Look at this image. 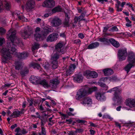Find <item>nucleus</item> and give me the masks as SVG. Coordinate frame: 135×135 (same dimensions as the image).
<instances>
[{
    "label": "nucleus",
    "mask_w": 135,
    "mask_h": 135,
    "mask_svg": "<svg viewBox=\"0 0 135 135\" xmlns=\"http://www.w3.org/2000/svg\"><path fill=\"white\" fill-rule=\"evenodd\" d=\"M50 87L52 86L53 88H55L57 85L60 82L58 79L54 78L50 80Z\"/></svg>",
    "instance_id": "obj_15"
},
{
    "label": "nucleus",
    "mask_w": 135,
    "mask_h": 135,
    "mask_svg": "<svg viewBox=\"0 0 135 135\" xmlns=\"http://www.w3.org/2000/svg\"><path fill=\"white\" fill-rule=\"evenodd\" d=\"M99 45V43L98 42H92L88 46L87 49H94L97 48Z\"/></svg>",
    "instance_id": "obj_16"
},
{
    "label": "nucleus",
    "mask_w": 135,
    "mask_h": 135,
    "mask_svg": "<svg viewBox=\"0 0 135 135\" xmlns=\"http://www.w3.org/2000/svg\"><path fill=\"white\" fill-rule=\"evenodd\" d=\"M37 83L38 84L42 85L45 88H47L50 87V85H49L47 80L45 79L38 81Z\"/></svg>",
    "instance_id": "obj_17"
},
{
    "label": "nucleus",
    "mask_w": 135,
    "mask_h": 135,
    "mask_svg": "<svg viewBox=\"0 0 135 135\" xmlns=\"http://www.w3.org/2000/svg\"><path fill=\"white\" fill-rule=\"evenodd\" d=\"M77 9L78 11V12L79 13H82V12H83L84 11H83L84 9V8L82 7L81 8H80L79 7H78Z\"/></svg>",
    "instance_id": "obj_53"
},
{
    "label": "nucleus",
    "mask_w": 135,
    "mask_h": 135,
    "mask_svg": "<svg viewBox=\"0 0 135 135\" xmlns=\"http://www.w3.org/2000/svg\"><path fill=\"white\" fill-rule=\"evenodd\" d=\"M99 2L103 4L104 3V2H108V0H97Z\"/></svg>",
    "instance_id": "obj_59"
},
{
    "label": "nucleus",
    "mask_w": 135,
    "mask_h": 135,
    "mask_svg": "<svg viewBox=\"0 0 135 135\" xmlns=\"http://www.w3.org/2000/svg\"><path fill=\"white\" fill-rule=\"evenodd\" d=\"M109 27H108V26H106L105 27H104V30L103 31V32H104L105 33L106 32L109 28Z\"/></svg>",
    "instance_id": "obj_56"
},
{
    "label": "nucleus",
    "mask_w": 135,
    "mask_h": 135,
    "mask_svg": "<svg viewBox=\"0 0 135 135\" xmlns=\"http://www.w3.org/2000/svg\"><path fill=\"white\" fill-rule=\"evenodd\" d=\"M58 61H52V67L53 69H56L58 67Z\"/></svg>",
    "instance_id": "obj_33"
},
{
    "label": "nucleus",
    "mask_w": 135,
    "mask_h": 135,
    "mask_svg": "<svg viewBox=\"0 0 135 135\" xmlns=\"http://www.w3.org/2000/svg\"><path fill=\"white\" fill-rule=\"evenodd\" d=\"M86 13V11H84L83 12L81 13V15L80 16L78 17V19L79 20V21H82L83 18L84 17Z\"/></svg>",
    "instance_id": "obj_32"
},
{
    "label": "nucleus",
    "mask_w": 135,
    "mask_h": 135,
    "mask_svg": "<svg viewBox=\"0 0 135 135\" xmlns=\"http://www.w3.org/2000/svg\"><path fill=\"white\" fill-rule=\"evenodd\" d=\"M89 123L90 124V126L91 127H97V125L95 124H94L92 123L91 122H90Z\"/></svg>",
    "instance_id": "obj_58"
},
{
    "label": "nucleus",
    "mask_w": 135,
    "mask_h": 135,
    "mask_svg": "<svg viewBox=\"0 0 135 135\" xmlns=\"http://www.w3.org/2000/svg\"><path fill=\"white\" fill-rule=\"evenodd\" d=\"M12 36L10 37L12 42L8 45L7 47L3 48L0 51V53L2 56V60L3 62L7 63L8 61L11 60L12 57V55H16L19 59H25L28 56L27 53L23 52L20 53L18 52L17 50L15 48L13 44Z\"/></svg>",
    "instance_id": "obj_1"
},
{
    "label": "nucleus",
    "mask_w": 135,
    "mask_h": 135,
    "mask_svg": "<svg viewBox=\"0 0 135 135\" xmlns=\"http://www.w3.org/2000/svg\"><path fill=\"white\" fill-rule=\"evenodd\" d=\"M99 85L101 87L103 88H107V85L104 83H99Z\"/></svg>",
    "instance_id": "obj_50"
},
{
    "label": "nucleus",
    "mask_w": 135,
    "mask_h": 135,
    "mask_svg": "<svg viewBox=\"0 0 135 135\" xmlns=\"http://www.w3.org/2000/svg\"><path fill=\"white\" fill-rule=\"evenodd\" d=\"M78 36L79 38H80L81 39L83 38L84 37H85L84 35L83 34V33H79L78 34Z\"/></svg>",
    "instance_id": "obj_51"
},
{
    "label": "nucleus",
    "mask_w": 135,
    "mask_h": 135,
    "mask_svg": "<svg viewBox=\"0 0 135 135\" xmlns=\"http://www.w3.org/2000/svg\"><path fill=\"white\" fill-rule=\"evenodd\" d=\"M41 21V19L39 18H37L36 19V21L37 23H39Z\"/></svg>",
    "instance_id": "obj_62"
},
{
    "label": "nucleus",
    "mask_w": 135,
    "mask_h": 135,
    "mask_svg": "<svg viewBox=\"0 0 135 135\" xmlns=\"http://www.w3.org/2000/svg\"><path fill=\"white\" fill-rule=\"evenodd\" d=\"M84 131V130L83 129L79 128L76 129L75 131L76 133H79V134H82L83 133Z\"/></svg>",
    "instance_id": "obj_39"
},
{
    "label": "nucleus",
    "mask_w": 135,
    "mask_h": 135,
    "mask_svg": "<svg viewBox=\"0 0 135 135\" xmlns=\"http://www.w3.org/2000/svg\"><path fill=\"white\" fill-rule=\"evenodd\" d=\"M127 61L129 64L126 66L125 69L128 73L132 67L135 66V55L133 53L130 52L128 54Z\"/></svg>",
    "instance_id": "obj_5"
},
{
    "label": "nucleus",
    "mask_w": 135,
    "mask_h": 135,
    "mask_svg": "<svg viewBox=\"0 0 135 135\" xmlns=\"http://www.w3.org/2000/svg\"><path fill=\"white\" fill-rule=\"evenodd\" d=\"M15 68L16 70H19L20 69L22 64L21 62L18 61H16L15 62Z\"/></svg>",
    "instance_id": "obj_29"
},
{
    "label": "nucleus",
    "mask_w": 135,
    "mask_h": 135,
    "mask_svg": "<svg viewBox=\"0 0 135 135\" xmlns=\"http://www.w3.org/2000/svg\"><path fill=\"white\" fill-rule=\"evenodd\" d=\"M30 67H32L34 69H39L41 68L40 64L35 62L31 63L30 64Z\"/></svg>",
    "instance_id": "obj_26"
},
{
    "label": "nucleus",
    "mask_w": 135,
    "mask_h": 135,
    "mask_svg": "<svg viewBox=\"0 0 135 135\" xmlns=\"http://www.w3.org/2000/svg\"><path fill=\"white\" fill-rule=\"evenodd\" d=\"M3 9V3L1 2H0V13L2 12Z\"/></svg>",
    "instance_id": "obj_46"
},
{
    "label": "nucleus",
    "mask_w": 135,
    "mask_h": 135,
    "mask_svg": "<svg viewBox=\"0 0 135 135\" xmlns=\"http://www.w3.org/2000/svg\"><path fill=\"white\" fill-rule=\"evenodd\" d=\"M11 83L5 84L4 85H3L2 86L3 88H4L6 87H8L11 86Z\"/></svg>",
    "instance_id": "obj_57"
},
{
    "label": "nucleus",
    "mask_w": 135,
    "mask_h": 135,
    "mask_svg": "<svg viewBox=\"0 0 135 135\" xmlns=\"http://www.w3.org/2000/svg\"><path fill=\"white\" fill-rule=\"evenodd\" d=\"M73 20L74 22L73 24V26L74 27L76 26V24L78 22V21L79 22L80 21H79V20L78 19V17L77 16L75 17L74 18Z\"/></svg>",
    "instance_id": "obj_34"
},
{
    "label": "nucleus",
    "mask_w": 135,
    "mask_h": 135,
    "mask_svg": "<svg viewBox=\"0 0 135 135\" xmlns=\"http://www.w3.org/2000/svg\"><path fill=\"white\" fill-rule=\"evenodd\" d=\"M31 34V33L30 31L28 30H26L23 32H22L21 33V35L24 39H26Z\"/></svg>",
    "instance_id": "obj_22"
},
{
    "label": "nucleus",
    "mask_w": 135,
    "mask_h": 135,
    "mask_svg": "<svg viewBox=\"0 0 135 135\" xmlns=\"http://www.w3.org/2000/svg\"><path fill=\"white\" fill-rule=\"evenodd\" d=\"M109 42L112 45L116 48L120 46V44L118 42L116 41L114 39L111 38L109 39Z\"/></svg>",
    "instance_id": "obj_21"
},
{
    "label": "nucleus",
    "mask_w": 135,
    "mask_h": 135,
    "mask_svg": "<svg viewBox=\"0 0 135 135\" xmlns=\"http://www.w3.org/2000/svg\"><path fill=\"white\" fill-rule=\"evenodd\" d=\"M76 66L74 64L71 65L69 67V69L71 71H72L75 68Z\"/></svg>",
    "instance_id": "obj_45"
},
{
    "label": "nucleus",
    "mask_w": 135,
    "mask_h": 135,
    "mask_svg": "<svg viewBox=\"0 0 135 135\" xmlns=\"http://www.w3.org/2000/svg\"><path fill=\"white\" fill-rule=\"evenodd\" d=\"M4 4L5 8L8 10H9L10 5L9 3H8L7 1H4Z\"/></svg>",
    "instance_id": "obj_36"
},
{
    "label": "nucleus",
    "mask_w": 135,
    "mask_h": 135,
    "mask_svg": "<svg viewBox=\"0 0 135 135\" xmlns=\"http://www.w3.org/2000/svg\"><path fill=\"white\" fill-rule=\"evenodd\" d=\"M5 30L2 27L0 28V34H4L5 32Z\"/></svg>",
    "instance_id": "obj_52"
},
{
    "label": "nucleus",
    "mask_w": 135,
    "mask_h": 135,
    "mask_svg": "<svg viewBox=\"0 0 135 135\" xmlns=\"http://www.w3.org/2000/svg\"><path fill=\"white\" fill-rule=\"evenodd\" d=\"M43 67L46 70H48L50 68V65L48 62H46L43 65Z\"/></svg>",
    "instance_id": "obj_40"
},
{
    "label": "nucleus",
    "mask_w": 135,
    "mask_h": 135,
    "mask_svg": "<svg viewBox=\"0 0 135 135\" xmlns=\"http://www.w3.org/2000/svg\"><path fill=\"white\" fill-rule=\"evenodd\" d=\"M63 25H64V27H69V21L65 20L63 22Z\"/></svg>",
    "instance_id": "obj_42"
},
{
    "label": "nucleus",
    "mask_w": 135,
    "mask_h": 135,
    "mask_svg": "<svg viewBox=\"0 0 135 135\" xmlns=\"http://www.w3.org/2000/svg\"><path fill=\"white\" fill-rule=\"evenodd\" d=\"M29 72V70L27 67H25L20 72V74L22 77H24Z\"/></svg>",
    "instance_id": "obj_23"
},
{
    "label": "nucleus",
    "mask_w": 135,
    "mask_h": 135,
    "mask_svg": "<svg viewBox=\"0 0 135 135\" xmlns=\"http://www.w3.org/2000/svg\"><path fill=\"white\" fill-rule=\"evenodd\" d=\"M40 46L39 44L35 43L32 46V51H34L36 49H37L39 48Z\"/></svg>",
    "instance_id": "obj_35"
},
{
    "label": "nucleus",
    "mask_w": 135,
    "mask_h": 135,
    "mask_svg": "<svg viewBox=\"0 0 135 135\" xmlns=\"http://www.w3.org/2000/svg\"><path fill=\"white\" fill-rule=\"evenodd\" d=\"M76 122L77 123H80L81 124H84L87 122L85 120H80L79 119L76 120Z\"/></svg>",
    "instance_id": "obj_38"
},
{
    "label": "nucleus",
    "mask_w": 135,
    "mask_h": 135,
    "mask_svg": "<svg viewBox=\"0 0 135 135\" xmlns=\"http://www.w3.org/2000/svg\"><path fill=\"white\" fill-rule=\"evenodd\" d=\"M36 79V78L34 76H32L30 78V80L31 81L32 83H34V80H35Z\"/></svg>",
    "instance_id": "obj_48"
},
{
    "label": "nucleus",
    "mask_w": 135,
    "mask_h": 135,
    "mask_svg": "<svg viewBox=\"0 0 135 135\" xmlns=\"http://www.w3.org/2000/svg\"><path fill=\"white\" fill-rule=\"evenodd\" d=\"M17 125L16 124H15L13 125H12L11 126V128L12 129H14L15 127H17Z\"/></svg>",
    "instance_id": "obj_64"
},
{
    "label": "nucleus",
    "mask_w": 135,
    "mask_h": 135,
    "mask_svg": "<svg viewBox=\"0 0 135 135\" xmlns=\"http://www.w3.org/2000/svg\"><path fill=\"white\" fill-rule=\"evenodd\" d=\"M108 78V77H103L101 79V80H102L103 81L105 82L107 80Z\"/></svg>",
    "instance_id": "obj_60"
},
{
    "label": "nucleus",
    "mask_w": 135,
    "mask_h": 135,
    "mask_svg": "<svg viewBox=\"0 0 135 135\" xmlns=\"http://www.w3.org/2000/svg\"><path fill=\"white\" fill-rule=\"evenodd\" d=\"M16 31L15 30L13 31L11 33V34L10 35V36L9 37V39L11 41V42H10L7 45L6 47H8V45H10L11 43L12 42L10 38V37L11 36H12L13 37H12V39L13 40V45L14 46H15V48H16L17 45L19 46H21L23 45V43L21 40H20V39L19 38H17L16 37Z\"/></svg>",
    "instance_id": "obj_6"
},
{
    "label": "nucleus",
    "mask_w": 135,
    "mask_h": 135,
    "mask_svg": "<svg viewBox=\"0 0 135 135\" xmlns=\"http://www.w3.org/2000/svg\"><path fill=\"white\" fill-rule=\"evenodd\" d=\"M53 30V28L51 26H47L44 27L40 32V34L38 33L35 34V38L37 41L43 40L49 33L52 32Z\"/></svg>",
    "instance_id": "obj_2"
},
{
    "label": "nucleus",
    "mask_w": 135,
    "mask_h": 135,
    "mask_svg": "<svg viewBox=\"0 0 135 135\" xmlns=\"http://www.w3.org/2000/svg\"><path fill=\"white\" fill-rule=\"evenodd\" d=\"M62 9L61 6H59L55 7L52 9V12L53 13L57 12H61L62 11Z\"/></svg>",
    "instance_id": "obj_30"
},
{
    "label": "nucleus",
    "mask_w": 135,
    "mask_h": 135,
    "mask_svg": "<svg viewBox=\"0 0 135 135\" xmlns=\"http://www.w3.org/2000/svg\"><path fill=\"white\" fill-rule=\"evenodd\" d=\"M63 44L59 42L55 46V51L51 56L52 61H58V60L61 57V55L64 53L65 51L62 48Z\"/></svg>",
    "instance_id": "obj_3"
},
{
    "label": "nucleus",
    "mask_w": 135,
    "mask_h": 135,
    "mask_svg": "<svg viewBox=\"0 0 135 135\" xmlns=\"http://www.w3.org/2000/svg\"><path fill=\"white\" fill-rule=\"evenodd\" d=\"M95 96L96 98L100 101H103L105 99V97L104 95L100 93H96Z\"/></svg>",
    "instance_id": "obj_20"
},
{
    "label": "nucleus",
    "mask_w": 135,
    "mask_h": 135,
    "mask_svg": "<svg viewBox=\"0 0 135 135\" xmlns=\"http://www.w3.org/2000/svg\"><path fill=\"white\" fill-rule=\"evenodd\" d=\"M60 37L65 38L66 37V35L64 32L60 33Z\"/></svg>",
    "instance_id": "obj_63"
},
{
    "label": "nucleus",
    "mask_w": 135,
    "mask_h": 135,
    "mask_svg": "<svg viewBox=\"0 0 135 135\" xmlns=\"http://www.w3.org/2000/svg\"><path fill=\"white\" fill-rule=\"evenodd\" d=\"M13 16L14 17H17L18 19L22 21L27 22V19L22 15H20L19 12H17V11L14 12L12 14Z\"/></svg>",
    "instance_id": "obj_13"
},
{
    "label": "nucleus",
    "mask_w": 135,
    "mask_h": 135,
    "mask_svg": "<svg viewBox=\"0 0 135 135\" xmlns=\"http://www.w3.org/2000/svg\"><path fill=\"white\" fill-rule=\"evenodd\" d=\"M105 76H107L110 75L113 73V70L110 68H106L103 69L102 70Z\"/></svg>",
    "instance_id": "obj_18"
},
{
    "label": "nucleus",
    "mask_w": 135,
    "mask_h": 135,
    "mask_svg": "<svg viewBox=\"0 0 135 135\" xmlns=\"http://www.w3.org/2000/svg\"><path fill=\"white\" fill-rule=\"evenodd\" d=\"M61 21L60 18L58 17H55L52 20L51 23L53 27H57L61 24Z\"/></svg>",
    "instance_id": "obj_11"
},
{
    "label": "nucleus",
    "mask_w": 135,
    "mask_h": 135,
    "mask_svg": "<svg viewBox=\"0 0 135 135\" xmlns=\"http://www.w3.org/2000/svg\"><path fill=\"white\" fill-rule=\"evenodd\" d=\"M92 100L89 97H86L84 99L83 101L81 102L83 104H91L92 103Z\"/></svg>",
    "instance_id": "obj_24"
},
{
    "label": "nucleus",
    "mask_w": 135,
    "mask_h": 135,
    "mask_svg": "<svg viewBox=\"0 0 135 135\" xmlns=\"http://www.w3.org/2000/svg\"><path fill=\"white\" fill-rule=\"evenodd\" d=\"M29 110L28 111V112L29 111H30L31 112H34L35 111V109L33 107V106H30Z\"/></svg>",
    "instance_id": "obj_44"
},
{
    "label": "nucleus",
    "mask_w": 135,
    "mask_h": 135,
    "mask_svg": "<svg viewBox=\"0 0 135 135\" xmlns=\"http://www.w3.org/2000/svg\"><path fill=\"white\" fill-rule=\"evenodd\" d=\"M112 91H115L113 100L114 101H115L116 100H117V102H120L121 100L122 97L120 96H119V94L120 91L117 87H115L107 91V92L111 93Z\"/></svg>",
    "instance_id": "obj_7"
},
{
    "label": "nucleus",
    "mask_w": 135,
    "mask_h": 135,
    "mask_svg": "<svg viewBox=\"0 0 135 135\" xmlns=\"http://www.w3.org/2000/svg\"><path fill=\"white\" fill-rule=\"evenodd\" d=\"M20 111L17 110L16 111H14L12 113L11 115L10 116L13 118H17L20 116Z\"/></svg>",
    "instance_id": "obj_28"
},
{
    "label": "nucleus",
    "mask_w": 135,
    "mask_h": 135,
    "mask_svg": "<svg viewBox=\"0 0 135 135\" xmlns=\"http://www.w3.org/2000/svg\"><path fill=\"white\" fill-rule=\"evenodd\" d=\"M91 71L87 70L84 72L83 73V75L85 76L86 78L88 79H90Z\"/></svg>",
    "instance_id": "obj_27"
},
{
    "label": "nucleus",
    "mask_w": 135,
    "mask_h": 135,
    "mask_svg": "<svg viewBox=\"0 0 135 135\" xmlns=\"http://www.w3.org/2000/svg\"><path fill=\"white\" fill-rule=\"evenodd\" d=\"M91 79H94L97 78L98 76V74L95 71H91Z\"/></svg>",
    "instance_id": "obj_31"
},
{
    "label": "nucleus",
    "mask_w": 135,
    "mask_h": 135,
    "mask_svg": "<svg viewBox=\"0 0 135 135\" xmlns=\"http://www.w3.org/2000/svg\"><path fill=\"white\" fill-rule=\"evenodd\" d=\"M99 41L103 43V44L105 45H108L109 42V39L105 37L100 38L99 39Z\"/></svg>",
    "instance_id": "obj_25"
},
{
    "label": "nucleus",
    "mask_w": 135,
    "mask_h": 135,
    "mask_svg": "<svg viewBox=\"0 0 135 135\" xmlns=\"http://www.w3.org/2000/svg\"><path fill=\"white\" fill-rule=\"evenodd\" d=\"M35 4V2L34 0H28L26 5V8L31 10L34 7Z\"/></svg>",
    "instance_id": "obj_12"
},
{
    "label": "nucleus",
    "mask_w": 135,
    "mask_h": 135,
    "mask_svg": "<svg viewBox=\"0 0 135 135\" xmlns=\"http://www.w3.org/2000/svg\"><path fill=\"white\" fill-rule=\"evenodd\" d=\"M55 4L54 0H45L42 4L44 7L51 8L53 7Z\"/></svg>",
    "instance_id": "obj_9"
},
{
    "label": "nucleus",
    "mask_w": 135,
    "mask_h": 135,
    "mask_svg": "<svg viewBox=\"0 0 135 135\" xmlns=\"http://www.w3.org/2000/svg\"><path fill=\"white\" fill-rule=\"evenodd\" d=\"M83 76L81 74H78L76 75L74 77V80L78 83H80L83 81Z\"/></svg>",
    "instance_id": "obj_19"
},
{
    "label": "nucleus",
    "mask_w": 135,
    "mask_h": 135,
    "mask_svg": "<svg viewBox=\"0 0 135 135\" xmlns=\"http://www.w3.org/2000/svg\"><path fill=\"white\" fill-rule=\"evenodd\" d=\"M117 55L118 58L120 61L125 60L127 55V49L124 48L120 49L118 51Z\"/></svg>",
    "instance_id": "obj_8"
},
{
    "label": "nucleus",
    "mask_w": 135,
    "mask_h": 135,
    "mask_svg": "<svg viewBox=\"0 0 135 135\" xmlns=\"http://www.w3.org/2000/svg\"><path fill=\"white\" fill-rule=\"evenodd\" d=\"M38 124V123H37L35 124H32V127L35 129L36 128H37V125Z\"/></svg>",
    "instance_id": "obj_61"
},
{
    "label": "nucleus",
    "mask_w": 135,
    "mask_h": 135,
    "mask_svg": "<svg viewBox=\"0 0 135 135\" xmlns=\"http://www.w3.org/2000/svg\"><path fill=\"white\" fill-rule=\"evenodd\" d=\"M117 3L115 4L116 7L117 8H119V7L120 4V2L118 0H116Z\"/></svg>",
    "instance_id": "obj_54"
},
{
    "label": "nucleus",
    "mask_w": 135,
    "mask_h": 135,
    "mask_svg": "<svg viewBox=\"0 0 135 135\" xmlns=\"http://www.w3.org/2000/svg\"><path fill=\"white\" fill-rule=\"evenodd\" d=\"M125 104L126 105L131 108L135 107V100L129 98L126 100Z\"/></svg>",
    "instance_id": "obj_14"
},
{
    "label": "nucleus",
    "mask_w": 135,
    "mask_h": 135,
    "mask_svg": "<svg viewBox=\"0 0 135 135\" xmlns=\"http://www.w3.org/2000/svg\"><path fill=\"white\" fill-rule=\"evenodd\" d=\"M59 37L58 34L53 33L49 35L47 37L46 40L48 42H51L57 40Z\"/></svg>",
    "instance_id": "obj_10"
},
{
    "label": "nucleus",
    "mask_w": 135,
    "mask_h": 135,
    "mask_svg": "<svg viewBox=\"0 0 135 135\" xmlns=\"http://www.w3.org/2000/svg\"><path fill=\"white\" fill-rule=\"evenodd\" d=\"M118 29L116 26H114L112 27L109 30V31H110L112 32H117L118 31Z\"/></svg>",
    "instance_id": "obj_37"
},
{
    "label": "nucleus",
    "mask_w": 135,
    "mask_h": 135,
    "mask_svg": "<svg viewBox=\"0 0 135 135\" xmlns=\"http://www.w3.org/2000/svg\"><path fill=\"white\" fill-rule=\"evenodd\" d=\"M27 100L29 103V106L28 107H29L30 106H33V99H27Z\"/></svg>",
    "instance_id": "obj_41"
},
{
    "label": "nucleus",
    "mask_w": 135,
    "mask_h": 135,
    "mask_svg": "<svg viewBox=\"0 0 135 135\" xmlns=\"http://www.w3.org/2000/svg\"><path fill=\"white\" fill-rule=\"evenodd\" d=\"M93 91L92 88H81L77 92L75 98L76 100H80L85 96L91 94Z\"/></svg>",
    "instance_id": "obj_4"
},
{
    "label": "nucleus",
    "mask_w": 135,
    "mask_h": 135,
    "mask_svg": "<svg viewBox=\"0 0 135 135\" xmlns=\"http://www.w3.org/2000/svg\"><path fill=\"white\" fill-rule=\"evenodd\" d=\"M72 71H71V70H70V69H69L67 70L66 71L65 74L67 76H68L71 73V72Z\"/></svg>",
    "instance_id": "obj_47"
},
{
    "label": "nucleus",
    "mask_w": 135,
    "mask_h": 135,
    "mask_svg": "<svg viewBox=\"0 0 135 135\" xmlns=\"http://www.w3.org/2000/svg\"><path fill=\"white\" fill-rule=\"evenodd\" d=\"M65 18L64 20L69 22L70 17L68 16L66 13H65Z\"/></svg>",
    "instance_id": "obj_49"
},
{
    "label": "nucleus",
    "mask_w": 135,
    "mask_h": 135,
    "mask_svg": "<svg viewBox=\"0 0 135 135\" xmlns=\"http://www.w3.org/2000/svg\"><path fill=\"white\" fill-rule=\"evenodd\" d=\"M41 134L43 135H46V132L45 128L44 127H42L41 128Z\"/></svg>",
    "instance_id": "obj_43"
},
{
    "label": "nucleus",
    "mask_w": 135,
    "mask_h": 135,
    "mask_svg": "<svg viewBox=\"0 0 135 135\" xmlns=\"http://www.w3.org/2000/svg\"><path fill=\"white\" fill-rule=\"evenodd\" d=\"M76 134V133L75 132V131H71L69 132V133H68V135H75Z\"/></svg>",
    "instance_id": "obj_55"
}]
</instances>
